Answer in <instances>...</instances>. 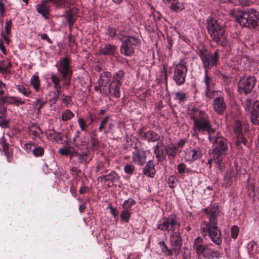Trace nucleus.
Segmentation results:
<instances>
[{
	"label": "nucleus",
	"instance_id": "13d9d810",
	"mask_svg": "<svg viewBox=\"0 0 259 259\" xmlns=\"http://www.w3.org/2000/svg\"><path fill=\"white\" fill-rule=\"evenodd\" d=\"M252 3L251 0H235L234 4L235 5H242L243 6H249Z\"/></svg>",
	"mask_w": 259,
	"mask_h": 259
},
{
	"label": "nucleus",
	"instance_id": "72a5a7b5",
	"mask_svg": "<svg viewBox=\"0 0 259 259\" xmlns=\"http://www.w3.org/2000/svg\"><path fill=\"white\" fill-rule=\"evenodd\" d=\"M124 77V72L122 70H119L114 74L112 82L121 85Z\"/></svg>",
	"mask_w": 259,
	"mask_h": 259
},
{
	"label": "nucleus",
	"instance_id": "a211bd4d",
	"mask_svg": "<svg viewBox=\"0 0 259 259\" xmlns=\"http://www.w3.org/2000/svg\"><path fill=\"white\" fill-rule=\"evenodd\" d=\"M227 107L224 98L222 96H219L215 98L213 102V109L214 112L219 115H222L225 111Z\"/></svg>",
	"mask_w": 259,
	"mask_h": 259
},
{
	"label": "nucleus",
	"instance_id": "4be33fe9",
	"mask_svg": "<svg viewBox=\"0 0 259 259\" xmlns=\"http://www.w3.org/2000/svg\"><path fill=\"white\" fill-rule=\"evenodd\" d=\"M143 172L147 177L150 178H153L154 177L156 170L152 160L148 161L146 165L143 167Z\"/></svg>",
	"mask_w": 259,
	"mask_h": 259
},
{
	"label": "nucleus",
	"instance_id": "bf43d9fd",
	"mask_svg": "<svg viewBox=\"0 0 259 259\" xmlns=\"http://www.w3.org/2000/svg\"><path fill=\"white\" fill-rule=\"evenodd\" d=\"M78 123L80 130L82 131L86 132L88 125L85 120L83 118H79L78 119Z\"/></svg>",
	"mask_w": 259,
	"mask_h": 259
},
{
	"label": "nucleus",
	"instance_id": "423d86ee",
	"mask_svg": "<svg viewBox=\"0 0 259 259\" xmlns=\"http://www.w3.org/2000/svg\"><path fill=\"white\" fill-rule=\"evenodd\" d=\"M67 0H42L41 3L36 6V11L46 19L49 18L51 7L49 4L51 2L56 8H64Z\"/></svg>",
	"mask_w": 259,
	"mask_h": 259
},
{
	"label": "nucleus",
	"instance_id": "ea45409f",
	"mask_svg": "<svg viewBox=\"0 0 259 259\" xmlns=\"http://www.w3.org/2000/svg\"><path fill=\"white\" fill-rule=\"evenodd\" d=\"M2 147L3 151L4 152L5 155L8 157V160L10 161L9 159L10 152L9 151V144L6 142L4 137H2L0 138V148Z\"/></svg>",
	"mask_w": 259,
	"mask_h": 259
},
{
	"label": "nucleus",
	"instance_id": "3c124183",
	"mask_svg": "<svg viewBox=\"0 0 259 259\" xmlns=\"http://www.w3.org/2000/svg\"><path fill=\"white\" fill-rule=\"evenodd\" d=\"M136 204V201L133 198H128L125 200L122 204V208L125 210H128L132 206Z\"/></svg>",
	"mask_w": 259,
	"mask_h": 259
},
{
	"label": "nucleus",
	"instance_id": "6e6d98bb",
	"mask_svg": "<svg viewBox=\"0 0 259 259\" xmlns=\"http://www.w3.org/2000/svg\"><path fill=\"white\" fill-rule=\"evenodd\" d=\"M245 109L248 113L252 111L253 108V103L251 99H247L244 104Z\"/></svg>",
	"mask_w": 259,
	"mask_h": 259
},
{
	"label": "nucleus",
	"instance_id": "dca6fc26",
	"mask_svg": "<svg viewBox=\"0 0 259 259\" xmlns=\"http://www.w3.org/2000/svg\"><path fill=\"white\" fill-rule=\"evenodd\" d=\"M202 148L195 147L194 148H187L185 151L184 158L187 161H194L199 159L202 156Z\"/></svg>",
	"mask_w": 259,
	"mask_h": 259
},
{
	"label": "nucleus",
	"instance_id": "9d476101",
	"mask_svg": "<svg viewBox=\"0 0 259 259\" xmlns=\"http://www.w3.org/2000/svg\"><path fill=\"white\" fill-rule=\"evenodd\" d=\"M121 41L122 45L120 51L122 54L126 56H130L134 53V46H139L140 41L137 37L130 36H124Z\"/></svg>",
	"mask_w": 259,
	"mask_h": 259
},
{
	"label": "nucleus",
	"instance_id": "de8ad7c7",
	"mask_svg": "<svg viewBox=\"0 0 259 259\" xmlns=\"http://www.w3.org/2000/svg\"><path fill=\"white\" fill-rule=\"evenodd\" d=\"M250 119L251 121L254 124H259V111L256 110H252L250 112Z\"/></svg>",
	"mask_w": 259,
	"mask_h": 259
},
{
	"label": "nucleus",
	"instance_id": "0eeeda50",
	"mask_svg": "<svg viewBox=\"0 0 259 259\" xmlns=\"http://www.w3.org/2000/svg\"><path fill=\"white\" fill-rule=\"evenodd\" d=\"M181 222L175 214H171L167 217H163L157 224V229L164 232H175L178 230Z\"/></svg>",
	"mask_w": 259,
	"mask_h": 259
},
{
	"label": "nucleus",
	"instance_id": "58836bf2",
	"mask_svg": "<svg viewBox=\"0 0 259 259\" xmlns=\"http://www.w3.org/2000/svg\"><path fill=\"white\" fill-rule=\"evenodd\" d=\"M236 136V145L239 148H242V144H243L244 146H245L247 147H249L248 141L246 140V139L243 136L242 134L237 135Z\"/></svg>",
	"mask_w": 259,
	"mask_h": 259
},
{
	"label": "nucleus",
	"instance_id": "49530a36",
	"mask_svg": "<svg viewBox=\"0 0 259 259\" xmlns=\"http://www.w3.org/2000/svg\"><path fill=\"white\" fill-rule=\"evenodd\" d=\"M74 116V113L70 110L64 111L62 114L61 119L63 121H68L72 118Z\"/></svg>",
	"mask_w": 259,
	"mask_h": 259
},
{
	"label": "nucleus",
	"instance_id": "6e6552de",
	"mask_svg": "<svg viewBox=\"0 0 259 259\" xmlns=\"http://www.w3.org/2000/svg\"><path fill=\"white\" fill-rule=\"evenodd\" d=\"M174 70L173 79L177 85H181L185 81L187 68L185 60L181 59L179 63H174L171 66Z\"/></svg>",
	"mask_w": 259,
	"mask_h": 259
},
{
	"label": "nucleus",
	"instance_id": "2eb2a0df",
	"mask_svg": "<svg viewBox=\"0 0 259 259\" xmlns=\"http://www.w3.org/2000/svg\"><path fill=\"white\" fill-rule=\"evenodd\" d=\"M203 82L205 87V96L209 99L214 97L215 93L214 90V82L210 74H209V71H204V76Z\"/></svg>",
	"mask_w": 259,
	"mask_h": 259
},
{
	"label": "nucleus",
	"instance_id": "338daca9",
	"mask_svg": "<svg viewBox=\"0 0 259 259\" xmlns=\"http://www.w3.org/2000/svg\"><path fill=\"white\" fill-rule=\"evenodd\" d=\"M11 27H12V21L10 20L6 22L5 26V31H6V33L7 35H9L10 33Z\"/></svg>",
	"mask_w": 259,
	"mask_h": 259
},
{
	"label": "nucleus",
	"instance_id": "4d7b16f0",
	"mask_svg": "<svg viewBox=\"0 0 259 259\" xmlns=\"http://www.w3.org/2000/svg\"><path fill=\"white\" fill-rule=\"evenodd\" d=\"M109 118V116H106L104 117L100 122V126L99 127V131L100 132H102L103 131H105L107 123Z\"/></svg>",
	"mask_w": 259,
	"mask_h": 259
},
{
	"label": "nucleus",
	"instance_id": "393cba45",
	"mask_svg": "<svg viewBox=\"0 0 259 259\" xmlns=\"http://www.w3.org/2000/svg\"><path fill=\"white\" fill-rule=\"evenodd\" d=\"M177 146L173 143L169 144L165 148V153L168 156L169 159L171 160L175 158L177 154Z\"/></svg>",
	"mask_w": 259,
	"mask_h": 259
},
{
	"label": "nucleus",
	"instance_id": "864d4df0",
	"mask_svg": "<svg viewBox=\"0 0 259 259\" xmlns=\"http://www.w3.org/2000/svg\"><path fill=\"white\" fill-rule=\"evenodd\" d=\"M105 39L109 40L116 36V30L112 28H109L105 33Z\"/></svg>",
	"mask_w": 259,
	"mask_h": 259
},
{
	"label": "nucleus",
	"instance_id": "e2e57ef3",
	"mask_svg": "<svg viewBox=\"0 0 259 259\" xmlns=\"http://www.w3.org/2000/svg\"><path fill=\"white\" fill-rule=\"evenodd\" d=\"M124 170L127 174H132L135 170V166L132 164H127L124 166Z\"/></svg>",
	"mask_w": 259,
	"mask_h": 259
},
{
	"label": "nucleus",
	"instance_id": "09e8293b",
	"mask_svg": "<svg viewBox=\"0 0 259 259\" xmlns=\"http://www.w3.org/2000/svg\"><path fill=\"white\" fill-rule=\"evenodd\" d=\"M131 217V212L129 210L123 209L120 213V218L122 221L128 223Z\"/></svg>",
	"mask_w": 259,
	"mask_h": 259
},
{
	"label": "nucleus",
	"instance_id": "6ab92c4d",
	"mask_svg": "<svg viewBox=\"0 0 259 259\" xmlns=\"http://www.w3.org/2000/svg\"><path fill=\"white\" fill-rule=\"evenodd\" d=\"M120 179V176L118 174L114 171H111L109 174L106 175H103L98 178V182L102 183L106 182H110L112 184L117 182Z\"/></svg>",
	"mask_w": 259,
	"mask_h": 259
},
{
	"label": "nucleus",
	"instance_id": "20e7f679",
	"mask_svg": "<svg viewBox=\"0 0 259 259\" xmlns=\"http://www.w3.org/2000/svg\"><path fill=\"white\" fill-rule=\"evenodd\" d=\"M220 53L219 50H216L212 54L202 45L197 48V53L200 58L204 71H209L213 66L217 65Z\"/></svg>",
	"mask_w": 259,
	"mask_h": 259
},
{
	"label": "nucleus",
	"instance_id": "b1692460",
	"mask_svg": "<svg viewBox=\"0 0 259 259\" xmlns=\"http://www.w3.org/2000/svg\"><path fill=\"white\" fill-rule=\"evenodd\" d=\"M141 136L149 142H154L159 140L160 136L155 132L148 131L141 133Z\"/></svg>",
	"mask_w": 259,
	"mask_h": 259
},
{
	"label": "nucleus",
	"instance_id": "c9c22d12",
	"mask_svg": "<svg viewBox=\"0 0 259 259\" xmlns=\"http://www.w3.org/2000/svg\"><path fill=\"white\" fill-rule=\"evenodd\" d=\"M50 78L53 84L54 89H58L59 88H62L61 81L63 79L62 78H61L56 74L52 73L51 74Z\"/></svg>",
	"mask_w": 259,
	"mask_h": 259
},
{
	"label": "nucleus",
	"instance_id": "a18cd8bd",
	"mask_svg": "<svg viewBox=\"0 0 259 259\" xmlns=\"http://www.w3.org/2000/svg\"><path fill=\"white\" fill-rule=\"evenodd\" d=\"M117 132H120V128L119 126H116L113 123H110L108 127L104 131L105 133L115 134Z\"/></svg>",
	"mask_w": 259,
	"mask_h": 259
},
{
	"label": "nucleus",
	"instance_id": "f03ea898",
	"mask_svg": "<svg viewBox=\"0 0 259 259\" xmlns=\"http://www.w3.org/2000/svg\"><path fill=\"white\" fill-rule=\"evenodd\" d=\"M208 222L202 221L201 223V233L202 236H208L211 241L218 245L222 244L221 232L218 227L217 218L219 211L213 207L206 208Z\"/></svg>",
	"mask_w": 259,
	"mask_h": 259
},
{
	"label": "nucleus",
	"instance_id": "e433bc0d",
	"mask_svg": "<svg viewBox=\"0 0 259 259\" xmlns=\"http://www.w3.org/2000/svg\"><path fill=\"white\" fill-rule=\"evenodd\" d=\"M6 102H7L10 104L15 105L17 106H19L20 105L24 104L25 103V102L24 101H22L20 98L14 96L6 97Z\"/></svg>",
	"mask_w": 259,
	"mask_h": 259
},
{
	"label": "nucleus",
	"instance_id": "473e14b6",
	"mask_svg": "<svg viewBox=\"0 0 259 259\" xmlns=\"http://www.w3.org/2000/svg\"><path fill=\"white\" fill-rule=\"evenodd\" d=\"M259 251L257 247V243L254 241H250L248 244V252L251 257H253L258 253Z\"/></svg>",
	"mask_w": 259,
	"mask_h": 259
},
{
	"label": "nucleus",
	"instance_id": "a19ab883",
	"mask_svg": "<svg viewBox=\"0 0 259 259\" xmlns=\"http://www.w3.org/2000/svg\"><path fill=\"white\" fill-rule=\"evenodd\" d=\"M30 83L36 92H38L40 89V79L38 75H33L30 79Z\"/></svg>",
	"mask_w": 259,
	"mask_h": 259
},
{
	"label": "nucleus",
	"instance_id": "39448f33",
	"mask_svg": "<svg viewBox=\"0 0 259 259\" xmlns=\"http://www.w3.org/2000/svg\"><path fill=\"white\" fill-rule=\"evenodd\" d=\"M169 240L171 249L168 248L163 241L160 242L161 245L162 252L167 255H172L174 253L175 255H178L182 245L181 234L178 230L171 232L169 236Z\"/></svg>",
	"mask_w": 259,
	"mask_h": 259
},
{
	"label": "nucleus",
	"instance_id": "8fccbe9b",
	"mask_svg": "<svg viewBox=\"0 0 259 259\" xmlns=\"http://www.w3.org/2000/svg\"><path fill=\"white\" fill-rule=\"evenodd\" d=\"M16 88L19 93H21L25 97H28L31 93V92L29 89L25 88L22 85H16Z\"/></svg>",
	"mask_w": 259,
	"mask_h": 259
},
{
	"label": "nucleus",
	"instance_id": "9b49d317",
	"mask_svg": "<svg viewBox=\"0 0 259 259\" xmlns=\"http://www.w3.org/2000/svg\"><path fill=\"white\" fill-rule=\"evenodd\" d=\"M7 91V89L6 84L0 80V126L3 127H6L8 125L5 115L6 110L4 106Z\"/></svg>",
	"mask_w": 259,
	"mask_h": 259
},
{
	"label": "nucleus",
	"instance_id": "4468645a",
	"mask_svg": "<svg viewBox=\"0 0 259 259\" xmlns=\"http://www.w3.org/2000/svg\"><path fill=\"white\" fill-rule=\"evenodd\" d=\"M256 82L254 76L241 78L238 83V90L241 93L248 94L251 92Z\"/></svg>",
	"mask_w": 259,
	"mask_h": 259
},
{
	"label": "nucleus",
	"instance_id": "5fc2aeb1",
	"mask_svg": "<svg viewBox=\"0 0 259 259\" xmlns=\"http://www.w3.org/2000/svg\"><path fill=\"white\" fill-rule=\"evenodd\" d=\"M178 179L175 176H170L168 177L167 183L169 185V187L171 188H173L176 187Z\"/></svg>",
	"mask_w": 259,
	"mask_h": 259
},
{
	"label": "nucleus",
	"instance_id": "ddd939ff",
	"mask_svg": "<svg viewBox=\"0 0 259 259\" xmlns=\"http://www.w3.org/2000/svg\"><path fill=\"white\" fill-rule=\"evenodd\" d=\"M232 15L236 18V21L242 26L250 28L253 23L251 22L250 18L254 16L252 13H249L248 9L246 11H234L232 12Z\"/></svg>",
	"mask_w": 259,
	"mask_h": 259
},
{
	"label": "nucleus",
	"instance_id": "5701e85b",
	"mask_svg": "<svg viewBox=\"0 0 259 259\" xmlns=\"http://www.w3.org/2000/svg\"><path fill=\"white\" fill-rule=\"evenodd\" d=\"M206 244H204L203 240L200 237H198L195 239L193 247L196 250L198 254H201L203 252Z\"/></svg>",
	"mask_w": 259,
	"mask_h": 259
},
{
	"label": "nucleus",
	"instance_id": "412c9836",
	"mask_svg": "<svg viewBox=\"0 0 259 259\" xmlns=\"http://www.w3.org/2000/svg\"><path fill=\"white\" fill-rule=\"evenodd\" d=\"M209 244H206L204 249L203 251V252L201 253V254L207 258H213L214 257L218 258L220 256V253L212 248H210L209 247Z\"/></svg>",
	"mask_w": 259,
	"mask_h": 259
},
{
	"label": "nucleus",
	"instance_id": "0e129e2a",
	"mask_svg": "<svg viewBox=\"0 0 259 259\" xmlns=\"http://www.w3.org/2000/svg\"><path fill=\"white\" fill-rule=\"evenodd\" d=\"M44 149L40 147H35L33 150V153L35 156H41L44 154Z\"/></svg>",
	"mask_w": 259,
	"mask_h": 259
},
{
	"label": "nucleus",
	"instance_id": "7c9ffc66",
	"mask_svg": "<svg viewBox=\"0 0 259 259\" xmlns=\"http://www.w3.org/2000/svg\"><path fill=\"white\" fill-rule=\"evenodd\" d=\"M46 136L49 140L60 141L62 139L61 134L54 130H49L46 132Z\"/></svg>",
	"mask_w": 259,
	"mask_h": 259
},
{
	"label": "nucleus",
	"instance_id": "79ce46f5",
	"mask_svg": "<svg viewBox=\"0 0 259 259\" xmlns=\"http://www.w3.org/2000/svg\"><path fill=\"white\" fill-rule=\"evenodd\" d=\"M178 173L183 175L185 173L189 174L192 172V170L190 167H187L186 165L184 163H180L177 166Z\"/></svg>",
	"mask_w": 259,
	"mask_h": 259
},
{
	"label": "nucleus",
	"instance_id": "cd10ccee",
	"mask_svg": "<svg viewBox=\"0 0 259 259\" xmlns=\"http://www.w3.org/2000/svg\"><path fill=\"white\" fill-rule=\"evenodd\" d=\"M163 145L162 141H159L154 147V153L158 161H162L164 160L163 151L160 149L159 148Z\"/></svg>",
	"mask_w": 259,
	"mask_h": 259
},
{
	"label": "nucleus",
	"instance_id": "37998d69",
	"mask_svg": "<svg viewBox=\"0 0 259 259\" xmlns=\"http://www.w3.org/2000/svg\"><path fill=\"white\" fill-rule=\"evenodd\" d=\"M223 155H215L213 157V161L215 162V166L220 170L222 171L224 167V163L223 162Z\"/></svg>",
	"mask_w": 259,
	"mask_h": 259
},
{
	"label": "nucleus",
	"instance_id": "bb28decb",
	"mask_svg": "<svg viewBox=\"0 0 259 259\" xmlns=\"http://www.w3.org/2000/svg\"><path fill=\"white\" fill-rule=\"evenodd\" d=\"M235 176L236 174L233 170L230 169L228 171L224 176V182L223 183V186L226 188L230 187L235 179Z\"/></svg>",
	"mask_w": 259,
	"mask_h": 259
},
{
	"label": "nucleus",
	"instance_id": "7ed1b4c3",
	"mask_svg": "<svg viewBox=\"0 0 259 259\" xmlns=\"http://www.w3.org/2000/svg\"><path fill=\"white\" fill-rule=\"evenodd\" d=\"M206 27L211 39L218 45L225 47L227 40L225 34L224 26L220 25L218 20L209 17L206 20Z\"/></svg>",
	"mask_w": 259,
	"mask_h": 259
},
{
	"label": "nucleus",
	"instance_id": "4c0bfd02",
	"mask_svg": "<svg viewBox=\"0 0 259 259\" xmlns=\"http://www.w3.org/2000/svg\"><path fill=\"white\" fill-rule=\"evenodd\" d=\"M74 152L73 148L70 146H65L59 149V152L61 155L69 156L70 159L73 158Z\"/></svg>",
	"mask_w": 259,
	"mask_h": 259
},
{
	"label": "nucleus",
	"instance_id": "f704fd0d",
	"mask_svg": "<svg viewBox=\"0 0 259 259\" xmlns=\"http://www.w3.org/2000/svg\"><path fill=\"white\" fill-rule=\"evenodd\" d=\"M169 4L170 9L175 12L181 11L185 8L183 3L180 2L179 0L172 1Z\"/></svg>",
	"mask_w": 259,
	"mask_h": 259
},
{
	"label": "nucleus",
	"instance_id": "052dcab7",
	"mask_svg": "<svg viewBox=\"0 0 259 259\" xmlns=\"http://www.w3.org/2000/svg\"><path fill=\"white\" fill-rule=\"evenodd\" d=\"M62 102L66 106H68L70 105L71 103L72 100H71V97L70 96L66 95L65 94H63L62 95Z\"/></svg>",
	"mask_w": 259,
	"mask_h": 259
},
{
	"label": "nucleus",
	"instance_id": "1a4fd4ad",
	"mask_svg": "<svg viewBox=\"0 0 259 259\" xmlns=\"http://www.w3.org/2000/svg\"><path fill=\"white\" fill-rule=\"evenodd\" d=\"M132 145L134 144L133 148L135 150L133 152L132 160L133 161L137 164V165L142 166L143 165L146 161V151L140 148L141 146V142L136 138L130 140Z\"/></svg>",
	"mask_w": 259,
	"mask_h": 259
},
{
	"label": "nucleus",
	"instance_id": "774afa93",
	"mask_svg": "<svg viewBox=\"0 0 259 259\" xmlns=\"http://www.w3.org/2000/svg\"><path fill=\"white\" fill-rule=\"evenodd\" d=\"M5 11V5L0 1V18H3Z\"/></svg>",
	"mask_w": 259,
	"mask_h": 259
},
{
	"label": "nucleus",
	"instance_id": "aec40b11",
	"mask_svg": "<svg viewBox=\"0 0 259 259\" xmlns=\"http://www.w3.org/2000/svg\"><path fill=\"white\" fill-rule=\"evenodd\" d=\"M111 77V74L109 72H103L101 74L98 82L101 89L106 88L108 86Z\"/></svg>",
	"mask_w": 259,
	"mask_h": 259
},
{
	"label": "nucleus",
	"instance_id": "680f3d73",
	"mask_svg": "<svg viewBox=\"0 0 259 259\" xmlns=\"http://www.w3.org/2000/svg\"><path fill=\"white\" fill-rule=\"evenodd\" d=\"M45 105V102L40 99H37L35 102L33 103V105H35L37 107V112H40L41 108Z\"/></svg>",
	"mask_w": 259,
	"mask_h": 259
},
{
	"label": "nucleus",
	"instance_id": "2f4dec72",
	"mask_svg": "<svg viewBox=\"0 0 259 259\" xmlns=\"http://www.w3.org/2000/svg\"><path fill=\"white\" fill-rule=\"evenodd\" d=\"M248 12L254 14V16H252L250 18L251 22H252L253 25L250 26V28H255L259 26V12L253 9H248Z\"/></svg>",
	"mask_w": 259,
	"mask_h": 259
},
{
	"label": "nucleus",
	"instance_id": "69168bd1",
	"mask_svg": "<svg viewBox=\"0 0 259 259\" xmlns=\"http://www.w3.org/2000/svg\"><path fill=\"white\" fill-rule=\"evenodd\" d=\"M239 229L236 226H233L231 228V236L233 238H236L238 235Z\"/></svg>",
	"mask_w": 259,
	"mask_h": 259
},
{
	"label": "nucleus",
	"instance_id": "f8f14e48",
	"mask_svg": "<svg viewBox=\"0 0 259 259\" xmlns=\"http://www.w3.org/2000/svg\"><path fill=\"white\" fill-rule=\"evenodd\" d=\"M58 72H60L63 79L71 78L72 74V67L70 65V59L67 57L61 58L56 64Z\"/></svg>",
	"mask_w": 259,
	"mask_h": 259
},
{
	"label": "nucleus",
	"instance_id": "603ef678",
	"mask_svg": "<svg viewBox=\"0 0 259 259\" xmlns=\"http://www.w3.org/2000/svg\"><path fill=\"white\" fill-rule=\"evenodd\" d=\"M233 127L236 136L242 134V125L240 121L236 120L234 123Z\"/></svg>",
	"mask_w": 259,
	"mask_h": 259
},
{
	"label": "nucleus",
	"instance_id": "c03bdc74",
	"mask_svg": "<svg viewBox=\"0 0 259 259\" xmlns=\"http://www.w3.org/2000/svg\"><path fill=\"white\" fill-rule=\"evenodd\" d=\"M174 95L175 96L174 99L178 101L179 103H183L187 99V95L184 92H177L174 93Z\"/></svg>",
	"mask_w": 259,
	"mask_h": 259
},
{
	"label": "nucleus",
	"instance_id": "c85d7f7f",
	"mask_svg": "<svg viewBox=\"0 0 259 259\" xmlns=\"http://www.w3.org/2000/svg\"><path fill=\"white\" fill-rule=\"evenodd\" d=\"M88 153L85 152H82L81 153L77 152L75 151H74L73 155V157H77L78 159V163H88L89 161L91 160V159H88Z\"/></svg>",
	"mask_w": 259,
	"mask_h": 259
},
{
	"label": "nucleus",
	"instance_id": "f3484780",
	"mask_svg": "<svg viewBox=\"0 0 259 259\" xmlns=\"http://www.w3.org/2000/svg\"><path fill=\"white\" fill-rule=\"evenodd\" d=\"M121 86V85L111 82L106 88L101 89L100 92H102L105 95L110 94L116 98H119L120 97V88Z\"/></svg>",
	"mask_w": 259,
	"mask_h": 259
},
{
	"label": "nucleus",
	"instance_id": "f257e3e1",
	"mask_svg": "<svg viewBox=\"0 0 259 259\" xmlns=\"http://www.w3.org/2000/svg\"><path fill=\"white\" fill-rule=\"evenodd\" d=\"M194 112L190 118L193 120L192 136L198 138L199 134L206 132L208 139L213 144V153L214 155H226L228 148L227 140L212 128L209 116L203 110L194 109Z\"/></svg>",
	"mask_w": 259,
	"mask_h": 259
},
{
	"label": "nucleus",
	"instance_id": "c756f323",
	"mask_svg": "<svg viewBox=\"0 0 259 259\" xmlns=\"http://www.w3.org/2000/svg\"><path fill=\"white\" fill-rule=\"evenodd\" d=\"M11 67V63L8 59L0 61V73H9L10 72V68Z\"/></svg>",
	"mask_w": 259,
	"mask_h": 259
},
{
	"label": "nucleus",
	"instance_id": "a878e982",
	"mask_svg": "<svg viewBox=\"0 0 259 259\" xmlns=\"http://www.w3.org/2000/svg\"><path fill=\"white\" fill-rule=\"evenodd\" d=\"M117 51V47L111 44H105L100 49V53L104 55H114Z\"/></svg>",
	"mask_w": 259,
	"mask_h": 259
}]
</instances>
